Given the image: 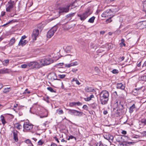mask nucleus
Wrapping results in <instances>:
<instances>
[{
	"label": "nucleus",
	"mask_w": 146,
	"mask_h": 146,
	"mask_svg": "<svg viewBox=\"0 0 146 146\" xmlns=\"http://www.w3.org/2000/svg\"><path fill=\"white\" fill-rule=\"evenodd\" d=\"M109 96V93L107 90H103L100 93V100L102 105H105L107 104Z\"/></svg>",
	"instance_id": "1"
},
{
	"label": "nucleus",
	"mask_w": 146,
	"mask_h": 146,
	"mask_svg": "<svg viewBox=\"0 0 146 146\" xmlns=\"http://www.w3.org/2000/svg\"><path fill=\"white\" fill-rule=\"evenodd\" d=\"M23 131H24L25 130L33 133L35 132L38 129L37 127L34 126V125L29 122H25L23 124Z\"/></svg>",
	"instance_id": "2"
},
{
	"label": "nucleus",
	"mask_w": 146,
	"mask_h": 146,
	"mask_svg": "<svg viewBox=\"0 0 146 146\" xmlns=\"http://www.w3.org/2000/svg\"><path fill=\"white\" fill-rule=\"evenodd\" d=\"M92 13V10L89 8H88L85 12L81 14L78 15V17L80 18L81 20H84L88 16Z\"/></svg>",
	"instance_id": "3"
},
{
	"label": "nucleus",
	"mask_w": 146,
	"mask_h": 146,
	"mask_svg": "<svg viewBox=\"0 0 146 146\" xmlns=\"http://www.w3.org/2000/svg\"><path fill=\"white\" fill-rule=\"evenodd\" d=\"M58 29L57 26H55L51 29L47 33L46 36L48 38H51L54 35V33Z\"/></svg>",
	"instance_id": "4"
},
{
	"label": "nucleus",
	"mask_w": 146,
	"mask_h": 146,
	"mask_svg": "<svg viewBox=\"0 0 146 146\" xmlns=\"http://www.w3.org/2000/svg\"><path fill=\"white\" fill-rule=\"evenodd\" d=\"M53 60L50 58H44L41 59L40 61L42 66L49 65L53 63Z\"/></svg>",
	"instance_id": "5"
},
{
	"label": "nucleus",
	"mask_w": 146,
	"mask_h": 146,
	"mask_svg": "<svg viewBox=\"0 0 146 146\" xmlns=\"http://www.w3.org/2000/svg\"><path fill=\"white\" fill-rule=\"evenodd\" d=\"M29 67H31L33 68H39L42 67L40 62L39 63L37 62H32L28 63Z\"/></svg>",
	"instance_id": "6"
},
{
	"label": "nucleus",
	"mask_w": 146,
	"mask_h": 146,
	"mask_svg": "<svg viewBox=\"0 0 146 146\" xmlns=\"http://www.w3.org/2000/svg\"><path fill=\"white\" fill-rule=\"evenodd\" d=\"M15 4L14 1L10 0L6 5V11L7 12H10L11 9L13 8Z\"/></svg>",
	"instance_id": "7"
},
{
	"label": "nucleus",
	"mask_w": 146,
	"mask_h": 146,
	"mask_svg": "<svg viewBox=\"0 0 146 146\" xmlns=\"http://www.w3.org/2000/svg\"><path fill=\"white\" fill-rule=\"evenodd\" d=\"M11 135L13 137V139L15 142H17L18 140V133L19 132L16 130L14 129L13 128H12V129L11 130Z\"/></svg>",
	"instance_id": "8"
},
{
	"label": "nucleus",
	"mask_w": 146,
	"mask_h": 146,
	"mask_svg": "<svg viewBox=\"0 0 146 146\" xmlns=\"http://www.w3.org/2000/svg\"><path fill=\"white\" fill-rule=\"evenodd\" d=\"M113 12V11L111 9H108L103 12L101 16L102 17H106L110 16Z\"/></svg>",
	"instance_id": "9"
},
{
	"label": "nucleus",
	"mask_w": 146,
	"mask_h": 146,
	"mask_svg": "<svg viewBox=\"0 0 146 146\" xmlns=\"http://www.w3.org/2000/svg\"><path fill=\"white\" fill-rule=\"evenodd\" d=\"M71 5H67L65 7H60L59 8V13H61L63 12L67 13L68 12L69 8L71 6Z\"/></svg>",
	"instance_id": "10"
},
{
	"label": "nucleus",
	"mask_w": 146,
	"mask_h": 146,
	"mask_svg": "<svg viewBox=\"0 0 146 146\" xmlns=\"http://www.w3.org/2000/svg\"><path fill=\"white\" fill-rule=\"evenodd\" d=\"M39 33V30L38 29H35L33 31L32 34V37L33 40H36V37L38 36Z\"/></svg>",
	"instance_id": "11"
},
{
	"label": "nucleus",
	"mask_w": 146,
	"mask_h": 146,
	"mask_svg": "<svg viewBox=\"0 0 146 146\" xmlns=\"http://www.w3.org/2000/svg\"><path fill=\"white\" fill-rule=\"evenodd\" d=\"M104 137L105 139L109 140L110 142L111 141H112L113 139V136L110 134L106 135L104 136Z\"/></svg>",
	"instance_id": "12"
},
{
	"label": "nucleus",
	"mask_w": 146,
	"mask_h": 146,
	"mask_svg": "<svg viewBox=\"0 0 146 146\" xmlns=\"http://www.w3.org/2000/svg\"><path fill=\"white\" fill-rule=\"evenodd\" d=\"M116 88L117 89H120L121 90H123L125 88V86L122 83H118L117 84Z\"/></svg>",
	"instance_id": "13"
},
{
	"label": "nucleus",
	"mask_w": 146,
	"mask_h": 146,
	"mask_svg": "<svg viewBox=\"0 0 146 146\" xmlns=\"http://www.w3.org/2000/svg\"><path fill=\"white\" fill-rule=\"evenodd\" d=\"M85 91L88 92H93L95 91L94 89L88 86H87L85 88Z\"/></svg>",
	"instance_id": "14"
},
{
	"label": "nucleus",
	"mask_w": 146,
	"mask_h": 146,
	"mask_svg": "<svg viewBox=\"0 0 146 146\" xmlns=\"http://www.w3.org/2000/svg\"><path fill=\"white\" fill-rule=\"evenodd\" d=\"M27 42L28 41L26 40H20L19 42L18 45L19 46H23L25 45Z\"/></svg>",
	"instance_id": "15"
},
{
	"label": "nucleus",
	"mask_w": 146,
	"mask_h": 146,
	"mask_svg": "<svg viewBox=\"0 0 146 146\" xmlns=\"http://www.w3.org/2000/svg\"><path fill=\"white\" fill-rule=\"evenodd\" d=\"M15 41V38L14 37L12 38L10 40L8 44L9 46H11L13 45Z\"/></svg>",
	"instance_id": "16"
},
{
	"label": "nucleus",
	"mask_w": 146,
	"mask_h": 146,
	"mask_svg": "<svg viewBox=\"0 0 146 146\" xmlns=\"http://www.w3.org/2000/svg\"><path fill=\"white\" fill-rule=\"evenodd\" d=\"M10 72L9 70L7 68L3 69L1 70V71L0 72V73L4 74L8 73Z\"/></svg>",
	"instance_id": "17"
},
{
	"label": "nucleus",
	"mask_w": 146,
	"mask_h": 146,
	"mask_svg": "<svg viewBox=\"0 0 146 146\" xmlns=\"http://www.w3.org/2000/svg\"><path fill=\"white\" fill-rule=\"evenodd\" d=\"M68 110V113L71 115H74L75 114L76 110L70 109H67Z\"/></svg>",
	"instance_id": "18"
},
{
	"label": "nucleus",
	"mask_w": 146,
	"mask_h": 146,
	"mask_svg": "<svg viewBox=\"0 0 146 146\" xmlns=\"http://www.w3.org/2000/svg\"><path fill=\"white\" fill-rule=\"evenodd\" d=\"M14 126L18 129H20L22 128V126L19 123H15L14 125Z\"/></svg>",
	"instance_id": "19"
},
{
	"label": "nucleus",
	"mask_w": 146,
	"mask_h": 146,
	"mask_svg": "<svg viewBox=\"0 0 146 146\" xmlns=\"http://www.w3.org/2000/svg\"><path fill=\"white\" fill-rule=\"evenodd\" d=\"M135 108V104H133L129 108V112L131 113L133 111L134 109Z\"/></svg>",
	"instance_id": "20"
},
{
	"label": "nucleus",
	"mask_w": 146,
	"mask_h": 146,
	"mask_svg": "<svg viewBox=\"0 0 146 146\" xmlns=\"http://www.w3.org/2000/svg\"><path fill=\"white\" fill-rule=\"evenodd\" d=\"M83 114L82 112L76 110L74 115L80 116L82 115Z\"/></svg>",
	"instance_id": "21"
},
{
	"label": "nucleus",
	"mask_w": 146,
	"mask_h": 146,
	"mask_svg": "<svg viewBox=\"0 0 146 146\" xmlns=\"http://www.w3.org/2000/svg\"><path fill=\"white\" fill-rule=\"evenodd\" d=\"M1 61L2 62L3 64L5 66H7L9 63V60L8 59L6 60L3 61Z\"/></svg>",
	"instance_id": "22"
},
{
	"label": "nucleus",
	"mask_w": 146,
	"mask_h": 146,
	"mask_svg": "<svg viewBox=\"0 0 146 146\" xmlns=\"http://www.w3.org/2000/svg\"><path fill=\"white\" fill-rule=\"evenodd\" d=\"M37 27L38 29L39 30H40V31H41L42 29H43L44 26L42 23H40L38 25Z\"/></svg>",
	"instance_id": "23"
},
{
	"label": "nucleus",
	"mask_w": 146,
	"mask_h": 146,
	"mask_svg": "<svg viewBox=\"0 0 146 146\" xmlns=\"http://www.w3.org/2000/svg\"><path fill=\"white\" fill-rule=\"evenodd\" d=\"M72 49V46H68L66 47L65 49V51L66 52L68 53L70 52L71 49Z\"/></svg>",
	"instance_id": "24"
},
{
	"label": "nucleus",
	"mask_w": 146,
	"mask_h": 146,
	"mask_svg": "<svg viewBox=\"0 0 146 146\" xmlns=\"http://www.w3.org/2000/svg\"><path fill=\"white\" fill-rule=\"evenodd\" d=\"M95 17L94 16H93L92 17L90 18L88 20V22L91 23H93L94 22V20L95 19Z\"/></svg>",
	"instance_id": "25"
},
{
	"label": "nucleus",
	"mask_w": 146,
	"mask_h": 146,
	"mask_svg": "<svg viewBox=\"0 0 146 146\" xmlns=\"http://www.w3.org/2000/svg\"><path fill=\"white\" fill-rule=\"evenodd\" d=\"M1 119V122L3 124V125H4L5 123H6V122L5 120L4 119V117L3 115H1L0 117Z\"/></svg>",
	"instance_id": "26"
},
{
	"label": "nucleus",
	"mask_w": 146,
	"mask_h": 146,
	"mask_svg": "<svg viewBox=\"0 0 146 146\" xmlns=\"http://www.w3.org/2000/svg\"><path fill=\"white\" fill-rule=\"evenodd\" d=\"M10 88H5L3 90V92L4 93H7L9 92L11 90Z\"/></svg>",
	"instance_id": "27"
},
{
	"label": "nucleus",
	"mask_w": 146,
	"mask_h": 146,
	"mask_svg": "<svg viewBox=\"0 0 146 146\" xmlns=\"http://www.w3.org/2000/svg\"><path fill=\"white\" fill-rule=\"evenodd\" d=\"M52 77L51 78L53 79L54 80H60V79H58L57 78V76H56V74L55 73H54L52 75Z\"/></svg>",
	"instance_id": "28"
},
{
	"label": "nucleus",
	"mask_w": 146,
	"mask_h": 146,
	"mask_svg": "<svg viewBox=\"0 0 146 146\" xmlns=\"http://www.w3.org/2000/svg\"><path fill=\"white\" fill-rule=\"evenodd\" d=\"M97 146H108L106 144L103 143L101 141H99L98 143H97Z\"/></svg>",
	"instance_id": "29"
},
{
	"label": "nucleus",
	"mask_w": 146,
	"mask_h": 146,
	"mask_svg": "<svg viewBox=\"0 0 146 146\" xmlns=\"http://www.w3.org/2000/svg\"><path fill=\"white\" fill-rule=\"evenodd\" d=\"M91 108L94 109H96L97 106V104L96 103H94L91 105Z\"/></svg>",
	"instance_id": "30"
},
{
	"label": "nucleus",
	"mask_w": 146,
	"mask_h": 146,
	"mask_svg": "<svg viewBox=\"0 0 146 146\" xmlns=\"http://www.w3.org/2000/svg\"><path fill=\"white\" fill-rule=\"evenodd\" d=\"M113 45L111 43H110L108 44L107 46H106V47H107L109 49H110L111 48L113 47Z\"/></svg>",
	"instance_id": "31"
},
{
	"label": "nucleus",
	"mask_w": 146,
	"mask_h": 146,
	"mask_svg": "<svg viewBox=\"0 0 146 146\" xmlns=\"http://www.w3.org/2000/svg\"><path fill=\"white\" fill-rule=\"evenodd\" d=\"M47 90L52 92H56L53 90V88L51 87H48L47 88Z\"/></svg>",
	"instance_id": "32"
},
{
	"label": "nucleus",
	"mask_w": 146,
	"mask_h": 146,
	"mask_svg": "<svg viewBox=\"0 0 146 146\" xmlns=\"http://www.w3.org/2000/svg\"><path fill=\"white\" fill-rule=\"evenodd\" d=\"M74 14H75V13H69L66 16V17L67 18L71 17L73 16L74 15Z\"/></svg>",
	"instance_id": "33"
},
{
	"label": "nucleus",
	"mask_w": 146,
	"mask_h": 146,
	"mask_svg": "<svg viewBox=\"0 0 146 146\" xmlns=\"http://www.w3.org/2000/svg\"><path fill=\"white\" fill-rule=\"evenodd\" d=\"M56 111L59 114H61L63 113V111L62 110H57Z\"/></svg>",
	"instance_id": "34"
},
{
	"label": "nucleus",
	"mask_w": 146,
	"mask_h": 146,
	"mask_svg": "<svg viewBox=\"0 0 146 146\" xmlns=\"http://www.w3.org/2000/svg\"><path fill=\"white\" fill-rule=\"evenodd\" d=\"M143 6L144 11H146V1H145L143 3Z\"/></svg>",
	"instance_id": "35"
},
{
	"label": "nucleus",
	"mask_w": 146,
	"mask_h": 146,
	"mask_svg": "<svg viewBox=\"0 0 146 146\" xmlns=\"http://www.w3.org/2000/svg\"><path fill=\"white\" fill-rule=\"evenodd\" d=\"M69 106L71 107H73L76 105V102H70L69 104Z\"/></svg>",
	"instance_id": "36"
},
{
	"label": "nucleus",
	"mask_w": 146,
	"mask_h": 146,
	"mask_svg": "<svg viewBox=\"0 0 146 146\" xmlns=\"http://www.w3.org/2000/svg\"><path fill=\"white\" fill-rule=\"evenodd\" d=\"M21 67L22 68H26L27 66H29L28 63L27 64H23L21 65Z\"/></svg>",
	"instance_id": "37"
},
{
	"label": "nucleus",
	"mask_w": 146,
	"mask_h": 146,
	"mask_svg": "<svg viewBox=\"0 0 146 146\" xmlns=\"http://www.w3.org/2000/svg\"><path fill=\"white\" fill-rule=\"evenodd\" d=\"M58 76L60 78L63 79L66 76V75L65 74H58Z\"/></svg>",
	"instance_id": "38"
},
{
	"label": "nucleus",
	"mask_w": 146,
	"mask_h": 146,
	"mask_svg": "<svg viewBox=\"0 0 146 146\" xmlns=\"http://www.w3.org/2000/svg\"><path fill=\"white\" fill-rule=\"evenodd\" d=\"M113 73L114 74H117L118 73V70H117L114 69L112 70V71Z\"/></svg>",
	"instance_id": "39"
},
{
	"label": "nucleus",
	"mask_w": 146,
	"mask_h": 146,
	"mask_svg": "<svg viewBox=\"0 0 146 146\" xmlns=\"http://www.w3.org/2000/svg\"><path fill=\"white\" fill-rule=\"evenodd\" d=\"M78 70V69L76 68H73L72 70V71L74 73H76Z\"/></svg>",
	"instance_id": "40"
},
{
	"label": "nucleus",
	"mask_w": 146,
	"mask_h": 146,
	"mask_svg": "<svg viewBox=\"0 0 146 146\" xmlns=\"http://www.w3.org/2000/svg\"><path fill=\"white\" fill-rule=\"evenodd\" d=\"M141 25L146 27V21H144L142 22Z\"/></svg>",
	"instance_id": "41"
},
{
	"label": "nucleus",
	"mask_w": 146,
	"mask_h": 146,
	"mask_svg": "<svg viewBox=\"0 0 146 146\" xmlns=\"http://www.w3.org/2000/svg\"><path fill=\"white\" fill-rule=\"evenodd\" d=\"M111 17H110L109 19H107L106 20V22L107 23H110L112 21V20H111Z\"/></svg>",
	"instance_id": "42"
},
{
	"label": "nucleus",
	"mask_w": 146,
	"mask_h": 146,
	"mask_svg": "<svg viewBox=\"0 0 146 146\" xmlns=\"http://www.w3.org/2000/svg\"><path fill=\"white\" fill-rule=\"evenodd\" d=\"M44 142L41 140H40L38 142V144L39 145H42L43 144Z\"/></svg>",
	"instance_id": "43"
},
{
	"label": "nucleus",
	"mask_w": 146,
	"mask_h": 146,
	"mask_svg": "<svg viewBox=\"0 0 146 146\" xmlns=\"http://www.w3.org/2000/svg\"><path fill=\"white\" fill-rule=\"evenodd\" d=\"M84 99L86 101H89L91 100L90 97L87 98H84Z\"/></svg>",
	"instance_id": "44"
},
{
	"label": "nucleus",
	"mask_w": 146,
	"mask_h": 146,
	"mask_svg": "<svg viewBox=\"0 0 146 146\" xmlns=\"http://www.w3.org/2000/svg\"><path fill=\"white\" fill-rule=\"evenodd\" d=\"M141 123H144V125H146V119H143L141 120Z\"/></svg>",
	"instance_id": "45"
},
{
	"label": "nucleus",
	"mask_w": 146,
	"mask_h": 146,
	"mask_svg": "<svg viewBox=\"0 0 146 146\" xmlns=\"http://www.w3.org/2000/svg\"><path fill=\"white\" fill-rule=\"evenodd\" d=\"M121 109H122L123 108V105L121 104V102H119V105L118 106Z\"/></svg>",
	"instance_id": "46"
},
{
	"label": "nucleus",
	"mask_w": 146,
	"mask_h": 146,
	"mask_svg": "<svg viewBox=\"0 0 146 146\" xmlns=\"http://www.w3.org/2000/svg\"><path fill=\"white\" fill-rule=\"evenodd\" d=\"M125 142H124L123 143H120L119 144L118 146H124V145H125Z\"/></svg>",
	"instance_id": "47"
},
{
	"label": "nucleus",
	"mask_w": 146,
	"mask_h": 146,
	"mask_svg": "<svg viewBox=\"0 0 146 146\" xmlns=\"http://www.w3.org/2000/svg\"><path fill=\"white\" fill-rule=\"evenodd\" d=\"M13 21V20H11V21H9L8 23H7L5 24H4L3 25H2V26H6V25H8L10 23H11L12 22V21Z\"/></svg>",
	"instance_id": "48"
},
{
	"label": "nucleus",
	"mask_w": 146,
	"mask_h": 146,
	"mask_svg": "<svg viewBox=\"0 0 146 146\" xmlns=\"http://www.w3.org/2000/svg\"><path fill=\"white\" fill-rule=\"evenodd\" d=\"M77 63V62H72L71 63L72 66H75L77 65V64H76Z\"/></svg>",
	"instance_id": "49"
},
{
	"label": "nucleus",
	"mask_w": 146,
	"mask_h": 146,
	"mask_svg": "<svg viewBox=\"0 0 146 146\" xmlns=\"http://www.w3.org/2000/svg\"><path fill=\"white\" fill-rule=\"evenodd\" d=\"M76 105H77L78 106H81L82 105V104L79 102H76Z\"/></svg>",
	"instance_id": "50"
},
{
	"label": "nucleus",
	"mask_w": 146,
	"mask_h": 146,
	"mask_svg": "<svg viewBox=\"0 0 146 146\" xmlns=\"http://www.w3.org/2000/svg\"><path fill=\"white\" fill-rule=\"evenodd\" d=\"M82 108L83 109L87 110V109H88V106H87L86 105H84L83 106Z\"/></svg>",
	"instance_id": "51"
},
{
	"label": "nucleus",
	"mask_w": 146,
	"mask_h": 146,
	"mask_svg": "<svg viewBox=\"0 0 146 146\" xmlns=\"http://www.w3.org/2000/svg\"><path fill=\"white\" fill-rule=\"evenodd\" d=\"M133 138H137H137H138L139 137V135H133Z\"/></svg>",
	"instance_id": "52"
},
{
	"label": "nucleus",
	"mask_w": 146,
	"mask_h": 146,
	"mask_svg": "<svg viewBox=\"0 0 146 146\" xmlns=\"http://www.w3.org/2000/svg\"><path fill=\"white\" fill-rule=\"evenodd\" d=\"M75 82L76 84L78 85H79L81 84L79 82L77 79L76 80Z\"/></svg>",
	"instance_id": "53"
},
{
	"label": "nucleus",
	"mask_w": 146,
	"mask_h": 146,
	"mask_svg": "<svg viewBox=\"0 0 146 146\" xmlns=\"http://www.w3.org/2000/svg\"><path fill=\"white\" fill-rule=\"evenodd\" d=\"M26 38V37L25 35L21 37V38L20 40H24V39L25 38Z\"/></svg>",
	"instance_id": "54"
},
{
	"label": "nucleus",
	"mask_w": 146,
	"mask_h": 146,
	"mask_svg": "<svg viewBox=\"0 0 146 146\" xmlns=\"http://www.w3.org/2000/svg\"><path fill=\"white\" fill-rule=\"evenodd\" d=\"M65 66L66 67L68 68H69L72 66L71 63L70 64H66Z\"/></svg>",
	"instance_id": "55"
},
{
	"label": "nucleus",
	"mask_w": 146,
	"mask_h": 146,
	"mask_svg": "<svg viewBox=\"0 0 146 146\" xmlns=\"http://www.w3.org/2000/svg\"><path fill=\"white\" fill-rule=\"evenodd\" d=\"M54 138L56 141H57L58 143H59V141L58 140V139L56 137H54Z\"/></svg>",
	"instance_id": "56"
},
{
	"label": "nucleus",
	"mask_w": 146,
	"mask_h": 146,
	"mask_svg": "<svg viewBox=\"0 0 146 146\" xmlns=\"http://www.w3.org/2000/svg\"><path fill=\"white\" fill-rule=\"evenodd\" d=\"M132 142H125V145H127V144L130 145V144H132Z\"/></svg>",
	"instance_id": "57"
},
{
	"label": "nucleus",
	"mask_w": 146,
	"mask_h": 146,
	"mask_svg": "<svg viewBox=\"0 0 146 146\" xmlns=\"http://www.w3.org/2000/svg\"><path fill=\"white\" fill-rule=\"evenodd\" d=\"M69 137H70V139H73L74 138L75 139H76V138L74 137V136H72V135H70V136H69Z\"/></svg>",
	"instance_id": "58"
},
{
	"label": "nucleus",
	"mask_w": 146,
	"mask_h": 146,
	"mask_svg": "<svg viewBox=\"0 0 146 146\" xmlns=\"http://www.w3.org/2000/svg\"><path fill=\"white\" fill-rule=\"evenodd\" d=\"M27 141L28 142V143H29V144H30L32 146H33V144L31 142V141L29 140H27Z\"/></svg>",
	"instance_id": "59"
},
{
	"label": "nucleus",
	"mask_w": 146,
	"mask_h": 146,
	"mask_svg": "<svg viewBox=\"0 0 146 146\" xmlns=\"http://www.w3.org/2000/svg\"><path fill=\"white\" fill-rule=\"evenodd\" d=\"M142 134L144 136H145V135H146V131H143L142 132Z\"/></svg>",
	"instance_id": "60"
},
{
	"label": "nucleus",
	"mask_w": 146,
	"mask_h": 146,
	"mask_svg": "<svg viewBox=\"0 0 146 146\" xmlns=\"http://www.w3.org/2000/svg\"><path fill=\"white\" fill-rule=\"evenodd\" d=\"M27 90H28V89H26L25 90V93H27L28 94L30 93H31L29 91H27Z\"/></svg>",
	"instance_id": "61"
},
{
	"label": "nucleus",
	"mask_w": 146,
	"mask_h": 146,
	"mask_svg": "<svg viewBox=\"0 0 146 146\" xmlns=\"http://www.w3.org/2000/svg\"><path fill=\"white\" fill-rule=\"evenodd\" d=\"M108 113V111L106 110H104L103 112V113L105 115L107 114Z\"/></svg>",
	"instance_id": "62"
},
{
	"label": "nucleus",
	"mask_w": 146,
	"mask_h": 146,
	"mask_svg": "<svg viewBox=\"0 0 146 146\" xmlns=\"http://www.w3.org/2000/svg\"><path fill=\"white\" fill-rule=\"evenodd\" d=\"M125 57L124 56H122V57H120V59L121 60V61H122L124 60Z\"/></svg>",
	"instance_id": "63"
},
{
	"label": "nucleus",
	"mask_w": 146,
	"mask_h": 146,
	"mask_svg": "<svg viewBox=\"0 0 146 146\" xmlns=\"http://www.w3.org/2000/svg\"><path fill=\"white\" fill-rule=\"evenodd\" d=\"M50 146H57V145L55 143H52L51 144Z\"/></svg>",
	"instance_id": "64"
}]
</instances>
